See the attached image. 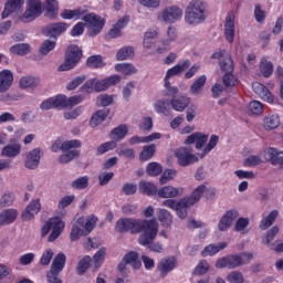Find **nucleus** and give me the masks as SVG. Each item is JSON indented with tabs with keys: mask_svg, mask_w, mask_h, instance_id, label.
Masks as SVG:
<instances>
[{
	"mask_svg": "<svg viewBox=\"0 0 283 283\" xmlns=\"http://www.w3.org/2000/svg\"><path fill=\"white\" fill-rule=\"evenodd\" d=\"M115 231H117V233H142L139 235L138 243L149 244V242H151V240H156V235H158V221L156 218L149 220L120 218L115 224Z\"/></svg>",
	"mask_w": 283,
	"mask_h": 283,
	"instance_id": "obj_1",
	"label": "nucleus"
},
{
	"mask_svg": "<svg viewBox=\"0 0 283 283\" xmlns=\"http://www.w3.org/2000/svg\"><path fill=\"white\" fill-rule=\"evenodd\" d=\"M211 59H218L220 69L224 72L223 85L226 87H235L238 85V78L233 74V59L226 50H221L212 53Z\"/></svg>",
	"mask_w": 283,
	"mask_h": 283,
	"instance_id": "obj_2",
	"label": "nucleus"
},
{
	"mask_svg": "<svg viewBox=\"0 0 283 283\" xmlns=\"http://www.w3.org/2000/svg\"><path fill=\"white\" fill-rule=\"evenodd\" d=\"M207 2L202 0H192L185 11V21L188 25H200L207 21Z\"/></svg>",
	"mask_w": 283,
	"mask_h": 283,
	"instance_id": "obj_3",
	"label": "nucleus"
},
{
	"mask_svg": "<svg viewBox=\"0 0 283 283\" xmlns=\"http://www.w3.org/2000/svg\"><path fill=\"white\" fill-rule=\"evenodd\" d=\"M205 191H207V186L200 185L193 190L190 197L180 199V202L184 205H180L179 209H175V211H177V216H179L181 220L187 218V209H189V207H193V205L202 198Z\"/></svg>",
	"mask_w": 283,
	"mask_h": 283,
	"instance_id": "obj_4",
	"label": "nucleus"
},
{
	"mask_svg": "<svg viewBox=\"0 0 283 283\" xmlns=\"http://www.w3.org/2000/svg\"><path fill=\"white\" fill-rule=\"evenodd\" d=\"M81 59H83V51L78 48V45H70L65 52L64 63L59 66V72H69V70H74Z\"/></svg>",
	"mask_w": 283,
	"mask_h": 283,
	"instance_id": "obj_5",
	"label": "nucleus"
},
{
	"mask_svg": "<svg viewBox=\"0 0 283 283\" xmlns=\"http://www.w3.org/2000/svg\"><path fill=\"white\" fill-rule=\"evenodd\" d=\"M63 229H65V223H63V220H61V218L59 217L51 218L42 227V230H41L42 238H45V235H48V233L52 231L51 234L49 235V242H54L55 240L59 239V235L63 233Z\"/></svg>",
	"mask_w": 283,
	"mask_h": 283,
	"instance_id": "obj_6",
	"label": "nucleus"
},
{
	"mask_svg": "<svg viewBox=\"0 0 283 283\" xmlns=\"http://www.w3.org/2000/svg\"><path fill=\"white\" fill-rule=\"evenodd\" d=\"M82 21L91 28L88 31L90 36H97V34H101L103 32V28H105L106 20L104 18H101V15L96 13H87L82 17Z\"/></svg>",
	"mask_w": 283,
	"mask_h": 283,
	"instance_id": "obj_7",
	"label": "nucleus"
},
{
	"mask_svg": "<svg viewBox=\"0 0 283 283\" xmlns=\"http://www.w3.org/2000/svg\"><path fill=\"white\" fill-rule=\"evenodd\" d=\"M43 14V4L41 0H27V10L22 15L24 23H32L35 19H39Z\"/></svg>",
	"mask_w": 283,
	"mask_h": 283,
	"instance_id": "obj_8",
	"label": "nucleus"
},
{
	"mask_svg": "<svg viewBox=\"0 0 283 283\" xmlns=\"http://www.w3.org/2000/svg\"><path fill=\"white\" fill-rule=\"evenodd\" d=\"M245 262L240 254H230L223 258H219L216 262V269H238Z\"/></svg>",
	"mask_w": 283,
	"mask_h": 283,
	"instance_id": "obj_9",
	"label": "nucleus"
},
{
	"mask_svg": "<svg viewBox=\"0 0 283 283\" xmlns=\"http://www.w3.org/2000/svg\"><path fill=\"white\" fill-rule=\"evenodd\" d=\"M159 21H164L165 23H176V21H180L182 19V9L172 6L167 7L157 15Z\"/></svg>",
	"mask_w": 283,
	"mask_h": 283,
	"instance_id": "obj_10",
	"label": "nucleus"
},
{
	"mask_svg": "<svg viewBox=\"0 0 283 283\" xmlns=\"http://www.w3.org/2000/svg\"><path fill=\"white\" fill-rule=\"evenodd\" d=\"M252 90L255 94H258L261 101L270 103V105H273V103H275V95H273L271 90H269V87H266L264 84L260 82H253Z\"/></svg>",
	"mask_w": 283,
	"mask_h": 283,
	"instance_id": "obj_11",
	"label": "nucleus"
},
{
	"mask_svg": "<svg viewBox=\"0 0 283 283\" xmlns=\"http://www.w3.org/2000/svg\"><path fill=\"white\" fill-rule=\"evenodd\" d=\"M176 157L180 167H188V165H193L198 163V157L191 154V149L187 147L178 148L176 151Z\"/></svg>",
	"mask_w": 283,
	"mask_h": 283,
	"instance_id": "obj_12",
	"label": "nucleus"
},
{
	"mask_svg": "<svg viewBox=\"0 0 283 283\" xmlns=\"http://www.w3.org/2000/svg\"><path fill=\"white\" fill-rule=\"evenodd\" d=\"M82 143L78 139H71L64 143H62L61 139H56L51 146V151L54 154L57 151H70V149H80Z\"/></svg>",
	"mask_w": 283,
	"mask_h": 283,
	"instance_id": "obj_13",
	"label": "nucleus"
},
{
	"mask_svg": "<svg viewBox=\"0 0 283 283\" xmlns=\"http://www.w3.org/2000/svg\"><path fill=\"white\" fill-rule=\"evenodd\" d=\"M70 28V25L65 22H56L46 25L42 32L45 36H51L52 39H56V36H61L63 32H65Z\"/></svg>",
	"mask_w": 283,
	"mask_h": 283,
	"instance_id": "obj_14",
	"label": "nucleus"
},
{
	"mask_svg": "<svg viewBox=\"0 0 283 283\" xmlns=\"http://www.w3.org/2000/svg\"><path fill=\"white\" fill-rule=\"evenodd\" d=\"M178 260L175 256H168L160 260L157 265L158 271L160 272V277H167L174 269H176Z\"/></svg>",
	"mask_w": 283,
	"mask_h": 283,
	"instance_id": "obj_15",
	"label": "nucleus"
},
{
	"mask_svg": "<svg viewBox=\"0 0 283 283\" xmlns=\"http://www.w3.org/2000/svg\"><path fill=\"white\" fill-rule=\"evenodd\" d=\"M224 36L228 43H233L235 39V14L233 12H229L226 18Z\"/></svg>",
	"mask_w": 283,
	"mask_h": 283,
	"instance_id": "obj_16",
	"label": "nucleus"
},
{
	"mask_svg": "<svg viewBox=\"0 0 283 283\" xmlns=\"http://www.w3.org/2000/svg\"><path fill=\"white\" fill-rule=\"evenodd\" d=\"M94 81H95V92H105V90H108L109 87H112V85H118V83H120V76L112 75L104 80L94 78Z\"/></svg>",
	"mask_w": 283,
	"mask_h": 283,
	"instance_id": "obj_17",
	"label": "nucleus"
},
{
	"mask_svg": "<svg viewBox=\"0 0 283 283\" xmlns=\"http://www.w3.org/2000/svg\"><path fill=\"white\" fill-rule=\"evenodd\" d=\"M14 83V74L10 70L0 71V94H6Z\"/></svg>",
	"mask_w": 283,
	"mask_h": 283,
	"instance_id": "obj_18",
	"label": "nucleus"
},
{
	"mask_svg": "<svg viewBox=\"0 0 283 283\" xmlns=\"http://www.w3.org/2000/svg\"><path fill=\"white\" fill-rule=\"evenodd\" d=\"M40 211H41V200L40 199L32 200L25 208V211L22 212L21 220H23L24 222L28 220H32V218H34V216H36V213H39Z\"/></svg>",
	"mask_w": 283,
	"mask_h": 283,
	"instance_id": "obj_19",
	"label": "nucleus"
},
{
	"mask_svg": "<svg viewBox=\"0 0 283 283\" xmlns=\"http://www.w3.org/2000/svg\"><path fill=\"white\" fill-rule=\"evenodd\" d=\"M23 0H8L1 14L2 19H8L13 12H19L23 8Z\"/></svg>",
	"mask_w": 283,
	"mask_h": 283,
	"instance_id": "obj_20",
	"label": "nucleus"
},
{
	"mask_svg": "<svg viewBox=\"0 0 283 283\" xmlns=\"http://www.w3.org/2000/svg\"><path fill=\"white\" fill-rule=\"evenodd\" d=\"M238 216V210H228L219 221V231H227Z\"/></svg>",
	"mask_w": 283,
	"mask_h": 283,
	"instance_id": "obj_21",
	"label": "nucleus"
},
{
	"mask_svg": "<svg viewBox=\"0 0 283 283\" xmlns=\"http://www.w3.org/2000/svg\"><path fill=\"white\" fill-rule=\"evenodd\" d=\"M209 140V135H205L202 133H193L187 137L185 140L186 145H193L196 143L197 149H202L205 144Z\"/></svg>",
	"mask_w": 283,
	"mask_h": 283,
	"instance_id": "obj_22",
	"label": "nucleus"
},
{
	"mask_svg": "<svg viewBox=\"0 0 283 283\" xmlns=\"http://www.w3.org/2000/svg\"><path fill=\"white\" fill-rule=\"evenodd\" d=\"M39 163H41V149L34 148L27 156L25 167L27 169H36Z\"/></svg>",
	"mask_w": 283,
	"mask_h": 283,
	"instance_id": "obj_23",
	"label": "nucleus"
},
{
	"mask_svg": "<svg viewBox=\"0 0 283 283\" xmlns=\"http://www.w3.org/2000/svg\"><path fill=\"white\" fill-rule=\"evenodd\" d=\"M127 23H129V17L125 15L122 19H119L114 25L113 28L108 31V39H118V36H120V30H123V28H125L127 25Z\"/></svg>",
	"mask_w": 283,
	"mask_h": 283,
	"instance_id": "obj_24",
	"label": "nucleus"
},
{
	"mask_svg": "<svg viewBox=\"0 0 283 283\" xmlns=\"http://www.w3.org/2000/svg\"><path fill=\"white\" fill-rule=\"evenodd\" d=\"M227 247H229V244L227 242H220V243H218V245L209 244L201 251V255H202V258L213 256V255L220 253V251H224V249H227Z\"/></svg>",
	"mask_w": 283,
	"mask_h": 283,
	"instance_id": "obj_25",
	"label": "nucleus"
},
{
	"mask_svg": "<svg viewBox=\"0 0 283 283\" xmlns=\"http://www.w3.org/2000/svg\"><path fill=\"white\" fill-rule=\"evenodd\" d=\"M259 72L263 78H271L273 76V62L268 61L266 57H262L259 63Z\"/></svg>",
	"mask_w": 283,
	"mask_h": 283,
	"instance_id": "obj_26",
	"label": "nucleus"
},
{
	"mask_svg": "<svg viewBox=\"0 0 283 283\" xmlns=\"http://www.w3.org/2000/svg\"><path fill=\"white\" fill-rule=\"evenodd\" d=\"M263 127L266 132H273L280 127V115L277 114H268L263 119Z\"/></svg>",
	"mask_w": 283,
	"mask_h": 283,
	"instance_id": "obj_27",
	"label": "nucleus"
},
{
	"mask_svg": "<svg viewBox=\"0 0 283 283\" xmlns=\"http://www.w3.org/2000/svg\"><path fill=\"white\" fill-rule=\"evenodd\" d=\"M84 219L83 217H80L76 222L73 224L70 238L72 242H76V240H81V235H85V232L83 230Z\"/></svg>",
	"mask_w": 283,
	"mask_h": 283,
	"instance_id": "obj_28",
	"label": "nucleus"
},
{
	"mask_svg": "<svg viewBox=\"0 0 283 283\" xmlns=\"http://www.w3.org/2000/svg\"><path fill=\"white\" fill-rule=\"evenodd\" d=\"M61 95H56L54 97H50L45 101H43L40 105V108L43 111L48 109H63L62 102H61Z\"/></svg>",
	"mask_w": 283,
	"mask_h": 283,
	"instance_id": "obj_29",
	"label": "nucleus"
},
{
	"mask_svg": "<svg viewBox=\"0 0 283 283\" xmlns=\"http://www.w3.org/2000/svg\"><path fill=\"white\" fill-rule=\"evenodd\" d=\"M189 103H191V98L187 96H179V97H174L170 101V105L175 112H185L187 107H189Z\"/></svg>",
	"mask_w": 283,
	"mask_h": 283,
	"instance_id": "obj_30",
	"label": "nucleus"
},
{
	"mask_svg": "<svg viewBox=\"0 0 283 283\" xmlns=\"http://www.w3.org/2000/svg\"><path fill=\"white\" fill-rule=\"evenodd\" d=\"M191 65V61L184 60L180 61L177 65L169 69L166 73L167 78H171V76H178V74H181V72H185V70H189Z\"/></svg>",
	"mask_w": 283,
	"mask_h": 283,
	"instance_id": "obj_31",
	"label": "nucleus"
},
{
	"mask_svg": "<svg viewBox=\"0 0 283 283\" xmlns=\"http://www.w3.org/2000/svg\"><path fill=\"white\" fill-rule=\"evenodd\" d=\"M67 261V258L63 253L56 254L54 258L52 264H51V270L49 271L50 273H61L63 269H65V262Z\"/></svg>",
	"mask_w": 283,
	"mask_h": 283,
	"instance_id": "obj_32",
	"label": "nucleus"
},
{
	"mask_svg": "<svg viewBox=\"0 0 283 283\" xmlns=\"http://www.w3.org/2000/svg\"><path fill=\"white\" fill-rule=\"evenodd\" d=\"M18 216L19 212L15 209L3 210L0 213V227H3V224H12Z\"/></svg>",
	"mask_w": 283,
	"mask_h": 283,
	"instance_id": "obj_33",
	"label": "nucleus"
},
{
	"mask_svg": "<svg viewBox=\"0 0 283 283\" xmlns=\"http://www.w3.org/2000/svg\"><path fill=\"white\" fill-rule=\"evenodd\" d=\"M85 12H87V10H84L82 8H77L74 10L64 9L63 12L61 13V17L67 21L72 19H74L75 21H78V19L85 15Z\"/></svg>",
	"mask_w": 283,
	"mask_h": 283,
	"instance_id": "obj_34",
	"label": "nucleus"
},
{
	"mask_svg": "<svg viewBox=\"0 0 283 283\" xmlns=\"http://www.w3.org/2000/svg\"><path fill=\"white\" fill-rule=\"evenodd\" d=\"M139 193L144 196H158V187L149 181L142 180L139 181Z\"/></svg>",
	"mask_w": 283,
	"mask_h": 283,
	"instance_id": "obj_35",
	"label": "nucleus"
},
{
	"mask_svg": "<svg viewBox=\"0 0 283 283\" xmlns=\"http://www.w3.org/2000/svg\"><path fill=\"white\" fill-rule=\"evenodd\" d=\"M109 116V109L108 108H103L97 111L93 116L91 117L90 125L91 127H98L101 123L105 120Z\"/></svg>",
	"mask_w": 283,
	"mask_h": 283,
	"instance_id": "obj_36",
	"label": "nucleus"
},
{
	"mask_svg": "<svg viewBox=\"0 0 283 283\" xmlns=\"http://www.w3.org/2000/svg\"><path fill=\"white\" fill-rule=\"evenodd\" d=\"M9 52L17 56H25L32 52V48L28 43H19L10 46Z\"/></svg>",
	"mask_w": 283,
	"mask_h": 283,
	"instance_id": "obj_37",
	"label": "nucleus"
},
{
	"mask_svg": "<svg viewBox=\"0 0 283 283\" xmlns=\"http://www.w3.org/2000/svg\"><path fill=\"white\" fill-rule=\"evenodd\" d=\"M39 83V78L32 75L23 76L19 81L21 90H34V87H38Z\"/></svg>",
	"mask_w": 283,
	"mask_h": 283,
	"instance_id": "obj_38",
	"label": "nucleus"
},
{
	"mask_svg": "<svg viewBox=\"0 0 283 283\" xmlns=\"http://www.w3.org/2000/svg\"><path fill=\"white\" fill-rule=\"evenodd\" d=\"M84 223H83V231H84V235H90V233H92V231H94V229L96 228V224L98 223V217L91 214L86 218L83 217Z\"/></svg>",
	"mask_w": 283,
	"mask_h": 283,
	"instance_id": "obj_39",
	"label": "nucleus"
},
{
	"mask_svg": "<svg viewBox=\"0 0 283 283\" xmlns=\"http://www.w3.org/2000/svg\"><path fill=\"white\" fill-rule=\"evenodd\" d=\"M21 154V146L19 144L7 145L1 150V156L6 158H17Z\"/></svg>",
	"mask_w": 283,
	"mask_h": 283,
	"instance_id": "obj_40",
	"label": "nucleus"
},
{
	"mask_svg": "<svg viewBox=\"0 0 283 283\" xmlns=\"http://www.w3.org/2000/svg\"><path fill=\"white\" fill-rule=\"evenodd\" d=\"M168 38L169 40H163V48H158L157 49V53L158 54H163V52H167V50H169V43H171V41H176L178 34L176 33V28L174 27H169L168 31H167Z\"/></svg>",
	"mask_w": 283,
	"mask_h": 283,
	"instance_id": "obj_41",
	"label": "nucleus"
},
{
	"mask_svg": "<svg viewBox=\"0 0 283 283\" xmlns=\"http://www.w3.org/2000/svg\"><path fill=\"white\" fill-rule=\"evenodd\" d=\"M61 103L62 109H65V107H75V105H80V103H83V96L74 95L67 98V96L61 95Z\"/></svg>",
	"mask_w": 283,
	"mask_h": 283,
	"instance_id": "obj_42",
	"label": "nucleus"
},
{
	"mask_svg": "<svg viewBox=\"0 0 283 283\" xmlns=\"http://www.w3.org/2000/svg\"><path fill=\"white\" fill-rule=\"evenodd\" d=\"M127 126L119 125L111 132L109 138H112V140H114L115 143H119V140H123V138L127 136Z\"/></svg>",
	"mask_w": 283,
	"mask_h": 283,
	"instance_id": "obj_43",
	"label": "nucleus"
},
{
	"mask_svg": "<svg viewBox=\"0 0 283 283\" xmlns=\"http://www.w3.org/2000/svg\"><path fill=\"white\" fill-rule=\"evenodd\" d=\"M179 193V190L174 186L161 187L157 190V196L159 198H176Z\"/></svg>",
	"mask_w": 283,
	"mask_h": 283,
	"instance_id": "obj_44",
	"label": "nucleus"
},
{
	"mask_svg": "<svg viewBox=\"0 0 283 283\" xmlns=\"http://www.w3.org/2000/svg\"><path fill=\"white\" fill-rule=\"evenodd\" d=\"M158 220L163 224V227H166V229H169L174 222V217H171V212L165 209H159L158 212Z\"/></svg>",
	"mask_w": 283,
	"mask_h": 283,
	"instance_id": "obj_45",
	"label": "nucleus"
},
{
	"mask_svg": "<svg viewBox=\"0 0 283 283\" xmlns=\"http://www.w3.org/2000/svg\"><path fill=\"white\" fill-rule=\"evenodd\" d=\"M280 213L277 212V210H272L268 217L263 218L261 220L260 223V229L262 231H266V229H269V227H271L273 224V222H275V220H277V216Z\"/></svg>",
	"mask_w": 283,
	"mask_h": 283,
	"instance_id": "obj_46",
	"label": "nucleus"
},
{
	"mask_svg": "<svg viewBox=\"0 0 283 283\" xmlns=\"http://www.w3.org/2000/svg\"><path fill=\"white\" fill-rule=\"evenodd\" d=\"M115 70H116V72H120L125 76H132V74H136V72H138L136 66H134L133 64H129V63L116 64Z\"/></svg>",
	"mask_w": 283,
	"mask_h": 283,
	"instance_id": "obj_47",
	"label": "nucleus"
},
{
	"mask_svg": "<svg viewBox=\"0 0 283 283\" xmlns=\"http://www.w3.org/2000/svg\"><path fill=\"white\" fill-rule=\"evenodd\" d=\"M156 154V145L150 144L148 146H144L142 153L139 154V160L147 161L154 158Z\"/></svg>",
	"mask_w": 283,
	"mask_h": 283,
	"instance_id": "obj_48",
	"label": "nucleus"
},
{
	"mask_svg": "<svg viewBox=\"0 0 283 283\" xmlns=\"http://www.w3.org/2000/svg\"><path fill=\"white\" fill-rule=\"evenodd\" d=\"M46 17L56 19L59 17V2L56 0H46Z\"/></svg>",
	"mask_w": 283,
	"mask_h": 283,
	"instance_id": "obj_49",
	"label": "nucleus"
},
{
	"mask_svg": "<svg viewBox=\"0 0 283 283\" xmlns=\"http://www.w3.org/2000/svg\"><path fill=\"white\" fill-rule=\"evenodd\" d=\"M107 255V248H101L93 256V262L95 271L101 269L103 262H105V256Z\"/></svg>",
	"mask_w": 283,
	"mask_h": 283,
	"instance_id": "obj_50",
	"label": "nucleus"
},
{
	"mask_svg": "<svg viewBox=\"0 0 283 283\" xmlns=\"http://www.w3.org/2000/svg\"><path fill=\"white\" fill-rule=\"evenodd\" d=\"M86 65L92 70H99V67H103L105 63L103 62V56L92 55L86 60Z\"/></svg>",
	"mask_w": 283,
	"mask_h": 283,
	"instance_id": "obj_51",
	"label": "nucleus"
},
{
	"mask_svg": "<svg viewBox=\"0 0 283 283\" xmlns=\"http://www.w3.org/2000/svg\"><path fill=\"white\" fill-rule=\"evenodd\" d=\"M132 56H134V48L132 46H124L116 53L117 61H127Z\"/></svg>",
	"mask_w": 283,
	"mask_h": 283,
	"instance_id": "obj_52",
	"label": "nucleus"
},
{
	"mask_svg": "<svg viewBox=\"0 0 283 283\" xmlns=\"http://www.w3.org/2000/svg\"><path fill=\"white\" fill-rule=\"evenodd\" d=\"M78 156H81V151L67 150L66 154L59 157V163H61V165H67V163H72V160H74V158H78Z\"/></svg>",
	"mask_w": 283,
	"mask_h": 283,
	"instance_id": "obj_53",
	"label": "nucleus"
},
{
	"mask_svg": "<svg viewBox=\"0 0 283 283\" xmlns=\"http://www.w3.org/2000/svg\"><path fill=\"white\" fill-rule=\"evenodd\" d=\"M277 233H280V228L277 226L272 227L265 238L263 239V244H266V247H270V249H273V244H271V242H273V240H275V235H277Z\"/></svg>",
	"mask_w": 283,
	"mask_h": 283,
	"instance_id": "obj_54",
	"label": "nucleus"
},
{
	"mask_svg": "<svg viewBox=\"0 0 283 283\" xmlns=\"http://www.w3.org/2000/svg\"><path fill=\"white\" fill-rule=\"evenodd\" d=\"M205 83H207V75L199 76L190 86L191 94H200V90L205 87Z\"/></svg>",
	"mask_w": 283,
	"mask_h": 283,
	"instance_id": "obj_55",
	"label": "nucleus"
},
{
	"mask_svg": "<svg viewBox=\"0 0 283 283\" xmlns=\"http://www.w3.org/2000/svg\"><path fill=\"white\" fill-rule=\"evenodd\" d=\"M71 187L73 189H78V190L87 189V187H90V177L83 176L75 179L74 181H72Z\"/></svg>",
	"mask_w": 283,
	"mask_h": 283,
	"instance_id": "obj_56",
	"label": "nucleus"
},
{
	"mask_svg": "<svg viewBox=\"0 0 283 283\" xmlns=\"http://www.w3.org/2000/svg\"><path fill=\"white\" fill-rule=\"evenodd\" d=\"M90 264H92V258L90 255L84 256L78 263H77V275H84V273L90 269Z\"/></svg>",
	"mask_w": 283,
	"mask_h": 283,
	"instance_id": "obj_57",
	"label": "nucleus"
},
{
	"mask_svg": "<svg viewBox=\"0 0 283 283\" xmlns=\"http://www.w3.org/2000/svg\"><path fill=\"white\" fill-rule=\"evenodd\" d=\"M112 149H116V142L111 140L103 143L96 148V156H103V154H107V151H112Z\"/></svg>",
	"mask_w": 283,
	"mask_h": 283,
	"instance_id": "obj_58",
	"label": "nucleus"
},
{
	"mask_svg": "<svg viewBox=\"0 0 283 283\" xmlns=\"http://www.w3.org/2000/svg\"><path fill=\"white\" fill-rule=\"evenodd\" d=\"M169 101L159 99L155 103V111L157 114H165V116H169Z\"/></svg>",
	"mask_w": 283,
	"mask_h": 283,
	"instance_id": "obj_59",
	"label": "nucleus"
},
{
	"mask_svg": "<svg viewBox=\"0 0 283 283\" xmlns=\"http://www.w3.org/2000/svg\"><path fill=\"white\" fill-rule=\"evenodd\" d=\"M54 48H56V42L52 41V40H45L39 49L40 54H42L43 56L50 54V52H52V50H54Z\"/></svg>",
	"mask_w": 283,
	"mask_h": 283,
	"instance_id": "obj_60",
	"label": "nucleus"
},
{
	"mask_svg": "<svg viewBox=\"0 0 283 283\" xmlns=\"http://www.w3.org/2000/svg\"><path fill=\"white\" fill-rule=\"evenodd\" d=\"M248 109L254 116H260L264 112V105L260 101L250 102Z\"/></svg>",
	"mask_w": 283,
	"mask_h": 283,
	"instance_id": "obj_61",
	"label": "nucleus"
},
{
	"mask_svg": "<svg viewBox=\"0 0 283 283\" xmlns=\"http://www.w3.org/2000/svg\"><path fill=\"white\" fill-rule=\"evenodd\" d=\"M209 269H211V266L209 265V262H207V260H201L195 268L193 274L195 275H205V274L209 273Z\"/></svg>",
	"mask_w": 283,
	"mask_h": 283,
	"instance_id": "obj_62",
	"label": "nucleus"
},
{
	"mask_svg": "<svg viewBox=\"0 0 283 283\" xmlns=\"http://www.w3.org/2000/svg\"><path fill=\"white\" fill-rule=\"evenodd\" d=\"M146 171L148 176H160L163 174V166L156 161H151L147 165Z\"/></svg>",
	"mask_w": 283,
	"mask_h": 283,
	"instance_id": "obj_63",
	"label": "nucleus"
},
{
	"mask_svg": "<svg viewBox=\"0 0 283 283\" xmlns=\"http://www.w3.org/2000/svg\"><path fill=\"white\" fill-rule=\"evenodd\" d=\"M226 280L229 283H244V275L242 272L232 271L228 274Z\"/></svg>",
	"mask_w": 283,
	"mask_h": 283,
	"instance_id": "obj_64",
	"label": "nucleus"
}]
</instances>
